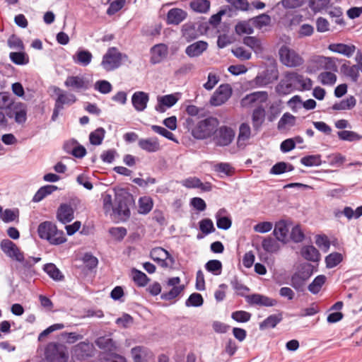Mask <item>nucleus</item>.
I'll return each mask as SVG.
<instances>
[{
	"instance_id": "f257e3e1",
	"label": "nucleus",
	"mask_w": 362,
	"mask_h": 362,
	"mask_svg": "<svg viewBox=\"0 0 362 362\" xmlns=\"http://www.w3.org/2000/svg\"><path fill=\"white\" fill-rule=\"evenodd\" d=\"M219 124L218 120L209 117L199 121L195 125L192 118L186 119L187 128L191 131L194 138L197 139H206L214 135Z\"/></svg>"
},
{
	"instance_id": "f03ea898",
	"label": "nucleus",
	"mask_w": 362,
	"mask_h": 362,
	"mask_svg": "<svg viewBox=\"0 0 362 362\" xmlns=\"http://www.w3.org/2000/svg\"><path fill=\"white\" fill-rule=\"evenodd\" d=\"M37 233L40 238L47 240L52 245H57L66 241L64 232L58 230L55 224L50 221L41 223Z\"/></svg>"
},
{
	"instance_id": "7ed1b4c3",
	"label": "nucleus",
	"mask_w": 362,
	"mask_h": 362,
	"mask_svg": "<svg viewBox=\"0 0 362 362\" xmlns=\"http://www.w3.org/2000/svg\"><path fill=\"white\" fill-rule=\"evenodd\" d=\"M127 55L121 53L117 47H110L103 55L101 66L107 71L119 68L123 59H127Z\"/></svg>"
},
{
	"instance_id": "20e7f679",
	"label": "nucleus",
	"mask_w": 362,
	"mask_h": 362,
	"mask_svg": "<svg viewBox=\"0 0 362 362\" xmlns=\"http://www.w3.org/2000/svg\"><path fill=\"white\" fill-rule=\"evenodd\" d=\"M45 356L47 362H67V348L59 343H49L45 348Z\"/></svg>"
},
{
	"instance_id": "39448f33",
	"label": "nucleus",
	"mask_w": 362,
	"mask_h": 362,
	"mask_svg": "<svg viewBox=\"0 0 362 362\" xmlns=\"http://www.w3.org/2000/svg\"><path fill=\"white\" fill-rule=\"evenodd\" d=\"M133 202V198L129 194H116L113 211L117 214L120 220L126 221L130 216L129 206Z\"/></svg>"
},
{
	"instance_id": "423d86ee",
	"label": "nucleus",
	"mask_w": 362,
	"mask_h": 362,
	"mask_svg": "<svg viewBox=\"0 0 362 362\" xmlns=\"http://www.w3.org/2000/svg\"><path fill=\"white\" fill-rule=\"evenodd\" d=\"M279 53L281 62L286 66L296 67L302 65L304 62L303 59L296 51L287 46H282Z\"/></svg>"
},
{
	"instance_id": "0eeeda50",
	"label": "nucleus",
	"mask_w": 362,
	"mask_h": 362,
	"mask_svg": "<svg viewBox=\"0 0 362 362\" xmlns=\"http://www.w3.org/2000/svg\"><path fill=\"white\" fill-rule=\"evenodd\" d=\"M94 346L87 341H81L71 348L72 358L77 361H85L94 355Z\"/></svg>"
},
{
	"instance_id": "6e6552de",
	"label": "nucleus",
	"mask_w": 362,
	"mask_h": 362,
	"mask_svg": "<svg viewBox=\"0 0 362 362\" xmlns=\"http://www.w3.org/2000/svg\"><path fill=\"white\" fill-rule=\"evenodd\" d=\"M235 136L234 131L228 127L222 126L216 130L213 135V141L216 146H228L233 140Z\"/></svg>"
},
{
	"instance_id": "1a4fd4ad",
	"label": "nucleus",
	"mask_w": 362,
	"mask_h": 362,
	"mask_svg": "<svg viewBox=\"0 0 362 362\" xmlns=\"http://www.w3.org/2000/svg\"><path fill=\"white\" fill-rule=\"evenodd\" d=\"M1 250L10 258L17 262L23 263L24 262V255L18 246L8 239L3 240L0 243Z\"/></svg>"
},
{
	"instance_id": "9d476101",
	"label": "nucleus",
	"mask_w": 362,
	"mask_h": 362,
	"mask_svg": "<svg viewBox=\"0 0 362 362\" xmlns=\"http://www.w3.org/2000/svg\"><path fill=\"white\" fill-rule=\"evenodd\" d=\"M232 89L228 84L221 85L210 99L214 106H219L225 103L231 96Z\"/></svg>"
},
{
	"instance_id": "9b49d317",
	"label": "nucleus",
	"mask_w": 362,
	"mask_h": 362,
	"mask_svg": "<svg viewBox=\"0 0 362 362\" xmlns=\"http://www.w3.org/2000/svg\"><path fill=\"white\" fill-rule=\"evenodd\" d=\"M27 105L25 103H15L6 115L10 118H14L15 122L18 124H24L27 120Z\"/></svg>"
},
{
	"instance_id": "f8f14e48",
	"label": "nucleus",
	"mask_w": 362,
	"mask_h": 362,
	"mask_svg": "<svg viewBox=\"0 0 362 362\" xmlns=\"http://www.w3.org/2000/svg\"><path fill=\"white\" fill-rule=\"evenodd\" d=\"M66 88L74 90H86L91 86L90 82L86 78L81 76H69L64 81Z\"/></svg>"
},
{
	"instance_id": "ddd939ff",
	"label": "nucleus",
	"mask_w": 362,
	"mask_h": 362,
	"mask_svg": "<svg viewBox=\"0 0 362 362\" xmlns=\"http://www.w3.org/2000/svg\"><path fill=\"white\" fill-rule=\"evenodd\" d=\"M150 256L151 259L156 262L161 267L167 268L169 265L168 260L171 264L174 263V259L171 255L162 247H156L151 251Z\"/></svg>"
},
{
	"instance_id": "4468645a",
	"label": "nucleus",
	"mask_w": 362,
	"mask_h": 362,
	"mask_svg": "<svg viewBox=\"0 0 362 362\" xmlns=\"http://www.w3.org/2000/svg\"><path fill=\"white\" fill-rule=\"evenodd\" d=\"M285 78L295 88L296 85L301 86V90H310L313 86V81L309 78H304L303 76L296 72H288L285 74Z\"/></svg>"
},
{
	"instance_id": "2eb2a0df",
	"label": "nucleus",
	"mask_w": 362,
	"mask_h": 362,
	"mask_svg": "<svg viewBox=\"0 0 362 362\" xmlns=\"http://www.w3.org/2000/svg\"><path fill=\"white\" fill-rule=\"evenodd\" d=\"M54 91L57 95L54 105L62 110L64 105H71L76 101V98L73 93H67L58 87H55Z\"/></svg>"
},
{
	"instance_id": "dca6fc26",
	"label": "nucleus",
	"mask_w": 362,
	"mask_h": 362,
	"mask_svg": "<svg viewBox=\"0 0 362 362\" xmlns=\"http://www.w3.org/2000/svg\"><path fill=\"white\" fill-rule=\"evenodd\" d=\"M131 353L134 362H151L154 355L147 347L136 346L132 349Z\"/></svg>"
},
{
	"instance_id": "f3484780",
	"label": "nucleus",
	"mask_w": 362,
	"mask_h": 362,
	"mask_svg": "<svg viewBox=\"0 0 362 362\" xmlns=\"http://www.w3.org/2000/svg\"><path fill=\"white\" fill-rule=\"evenodd\" d=\"M268 99V94L266 91H257L246 95L240 101L243 107H249L256 102L265 103Z\"/></svg>"
},
{
	"instance_id": "a211bd4d",
	"label": "nucleus",
	"mask_w": 362,
	"mask_h": 362,
	"mask_svg": "<svg viewBox=\"0 0 362 362\" xmlns=\"http://www.w3.org/2000/svg\"><path fill=\"white\" fill-rule=\"evenodd\" d=\"M247 302L251 305H257L260 306L272 307L277 304L276 299L259 293H255L246 296Z\"/></svg>"
},
{
	"instance_id": "6ab92c4d",
	"label": "nucleus",
	"mask_w": 362,
	"mask_h": 362,
	"mask_svg": "<svg viewBox=\"0 0 362 362\" xmlns=\"http://www.w3.org/2000/svg\"><path fill=\"white\" fill-rule=\"evenodd\" d=\"M187 16V13L179 8H173L168 11L166 16L168 25H177L182 23Z\"/></svg>"
},
{
	"instance_id": "aec40b11",
	"label": "nucleus",
	"mask_w": 362,
	"mask_h": 362,
	"mask_svg": "<svg viewBox=\"0 0 362 362\" xmlns=\"http://www.w3.org/2000/svg\"><path fill=\"white\" fill-rule=\"evenodd\" d=\"M148 100V94L144 91H136L132 96V105L138 112H142L146 108Z\"/></svg>"
},
{
	"instance_id": "412c9836",
	"label": "nucleus",
	"mask_w": 362,
	"mask_h": 362,
	"mask_svg": "<svg viewBox=\"0 0 362 362\" xmlns=\"http://www.w3.org/2000/svg\"><path fill=\"white\" fill-rule=\"evenodd\" d=\"M208 48V43L203 40L197 41L185 49V54L191 58L199 57Z\"/></svg>"
},
{
	"instance_id": "4be33fe9",
	"label": "nucleus",
	"mask_w": 362,
	"mask_h": 362,
	"mask_svg": "<svg viewBox=\"0 0 362 362\" xmlns=\"http://www.w3.org/2000/svg\"><path fill=\"white\" fill-rule=\"evenodd\" d=\"M168 47L165 44H158L151 49V62L153 64L161 62L168 55Z\"/></svg>"
},
{
	"instance_id": "5701e85b",
	"label": "nucleus",
	"mask_w": 362,
	"mask_h": 362,
	"mask_svg": "<svg viewBox=\"0 0 362 362\" xmlns=\"http://www.w3.org/2000/svg\"><path fill=\"white\" fill-rule=\"evenodd\" d=\"M138 145L142 150L148 153H154L160 149L158 139L156 137L141 139L139 140Z\"/></svg>"
},
{
	"instance_id": "b1692460",
	"label": "nucleus",
	"mask_w": 362,
	"mask_h": 362,
	"mask_svg": "<svg viewBox=\"0 0 362 362\" xmlns=\"http://www.w3.org/2000/svg\"><path fill=\"white\" fill-rule=\"evenodd\" d=\"M57 219L63 223H66L74 219V210L72 207L67 204H62L57 209Z\"/></svg>"
},
{
	"instance_id": "393cba45",
	"label": "nucleus",
	"mask_w": 362,
	"mask_h": 362,
	"mask_svg": "<svg viewBox=\"0 0 362 362\" xmlns=\"http://www.w3.org/2000/svg\"><path fill=\"white\" fill-rule=\"evenodd\" d=\"M178 100L175 95L170 94L159 97L158 98V105L156 106V110L160 112H164L165 111V107H171Z\"/></svg>"
},
{
	"instance_id": "a878e982",
	"label": "nucleus",
	"mask_w": 362,
	"mask_h": 362,
	"mask_svg": "<svg viewBox=\"0 0 362 362\" xmlns=\"http://www.w3.org/2000/svg\"><path fill=\"white\" fill-rule=\"evenodd\" d=\"M93 54L88 50L78 49L73 56V61L81 66H86L92 61Z\"/></svg>"
},
{
	"instance_id": "bb28decb",
	"label": "nucleus",
	"mask_w": 362,
	"mask_h": 362,
	"mask_svg": "<svg viewBox=\"0 0 362 362\" xmlns=\"http://www.w3.org/2000/svg\"><path fill=\"white\" fill-rule=\"evenodd\" d=\"M265 118V110L260 105L255 108L252 115V126L255 130H259Z\"/></svg>"
},
{
	"instance_id": "cd10ccee",
	"label": "nucleus",
	"mask_w": 362,
	"mask_h": 362,
	"mask_svg": "<svg viewBox=\"0 0 362 362\" xmlns=\"http://www.w3.org/2000/svg\"><path fill=\"white\" fill-rule=\"evenodd\" d=\"M288 233V228L284 221H280L275 224L273 231L276 240L285 243Z\"/></svg>"
},
{
	"instance_id": "c85d7f7f",
	"label": "nucleus",
	"mask_w": 362,
	"mask_h": 362,
	"mask_svg": "<svg viewBox=\"0 0 362 362\" xmlns=\"http://www.w3.org/2000/svg\"><path fill=\"white\" fill-rule=\"evenodd\" d=\"M182 36L187 42H189L198 37L199 34L195 25L192 23H187L182 27Z\"/></svg>"
},
{
	"instance_id": "c756f323",
	"label": "nucleus",
	"mask_w": 362,
	"mask_h": 362,
	"mask_svg": "<svg viewBox=\"0 0 362 362\" xmlns=\"http://www.w3.org/2000/svg\"><path fill=\"white\" fill-rule=\"evenodd\" d=\"M300 254L306 260L310 262H318L320 260V252L313 245H306L303 247L300 250Z\"/></svg>"
},
{
	"instance_id": "7c9ffc66",
	"label": "nucleus",
	"mask_w": 362,
	"mask_h": 362,
	"mask_svg": "<svg viewBox=\"0 0 362 362\" xmlns=\"http://www.w3.org/2000/svg\"><path fill=\"white\" fill-rule=\"evenodd\" d=\"M283 316L281 313L274 314L268 316L259 324V329L264 330L269 328H274L281 320Z\"/></svg>"
},
{
	"instance_id": "2f4dec72",
	"label": "nucleus",
	"mask_w": 362,
	"mask_h": 362,
	"mask_svg": "<svg viewBox=\"0 0 362 362\" xmlns=\"http://www.w3.org/2000/svg\"><path fill=\"white\" fill-rule=\"evenodd\" d=\"M57 189L58 187L55 185H47L41 187L35 194L33 198V202H39L42 201L44 198H45L47 196L51 194Z\"/></svg>"
},
{
	"instance_id": "473e14b6",
	"label": "nucleus",
	"mask_w": 362,
	"mask_h": 362,
	"mask_svg": "<svg viewBox=\"0 0 362 362\" xmlns=\"http://www.w3.org/2000/svg\"><path fill=\"white\" fill-rule=\"evenodd\" d=\"M329 49L334 52L342 54L346 57H351L354 54L356 47L354 45L339 43L330 45Z\"/></svg>"
},
{
	"instance_id": "72a5a7b5",
	"label": "nucleus",
	"mask_w": 362,
	"mask_h": 362,
	"mask_svg": "<svg viewBox=\"0 0 362 362\" xmlns=\"http://www.w3.org/2000/svg\"><path fill=\"white\" fill-rule=\"evenodd\" d=\"M132 278L135 284L139 287L146 286L150 281V279L145 273L135 268L132 269Z\"/></svg>"
},
{
	"instance_id": "f704fd0d",
	"label": "nucleus",
	"mask_w": 362,
	"mask_h": 362,
	"mask_svg": "<svg viewBox=\"0 0 362 362\" xmlns=\"http://www.w3.org/2000/svg\"><path fill=\"white\" fill-rule=\"evenodd\" d=\"M139 213L141 214H148L153 207V201L151 197L144 196L139 199Z\"/></svg>"
},
{
	"instance_id": "c9c22d12",
	"label": "nucleus",
	"mask_w": 362,
	"mask_h": 362,
	"mask_svg": "<svg viewBox=\"0 0 362 362\" xmlns=\"http://www.w3.org/2000/svg\"><path fill=\"white\" fill-rule=\"evenodd\" d=\"M356 98L351 95L346 99L341 100L340 102L335 103L332 108L334 110H351L356 105Z\"/></svg>"
},
{
	"instance_id": "e433bc0d",
	"label": "nucleus",
	"mask_w": 362,
	"mask_h": 362,
	"mask_svg": "<svg viewBox=\"0 0 362 362\" xmlns=\"http://www.w3.org/2000/svg\"><path fill=\"white\" fill-rule=\"evenodd\" d=\"M296 124V117L289 112H286L279 119L277 127L279 130L286 129L293 127Z\"/></svg>"
},
{
	"instance_id": "4c0bfd02",
	"label": "nucleus",
	"mask_w": 362,
	"mask_h": 362,
	"mask_svg": "<svg viewBox=\"0 0 362 362\" xmlns=\"http://www.w3.org/2000/svg\"><path fill=\"white\" fill-rule=\"evenodd\" d=\"M330 0H309L308 6L314 13H321L329 8Z\"/></svg>"
},
{
	"instance_id": "58836bf2",
	"label": "nucleus",
	"mask_w": 362,
	"mask_h": 362,
	"mask_svg": "<svg viewBox=\"0 0 362 362\" xmlns=\"http://www.w3.org/2000/svg\"><path fill=\"white\" fill-rule=\"evenodd\" d=\"M341 71L347 76L351 78L352 81L356 82L359 77L358 67L356 65L350 66L349 62L344 63L341 66Z\"/></svg>"
},
{
	"instance_id": "ea45409f",
	"label": "nucleus",
	"mask_w": 362,
	"mask_h": 362,
	"mask_svg": "<svg viewBox=\"0 0 362 362\" xmlns=\"http://www.w3.org/2000/svg\"><path fill=\"white\" fill-rule=\"evenodd\" d=\"M243 43L250 47L256 53H260L263 50L261 41L256 37H245L243 39Z\"/></svg>"
},
{
	"instance_id": "a19ab883",
	"label": "nucleus",
	"mask_w": 362,
	"mask_h": 362,
	"mask_svg": "<svg viewBox=\"0 0 362 362\" xmlns=\"http://www.w3.org/2000/svg\"><path fill=\"white\" fill-rule=\"evenodd\" d=\"M262 247L266 252L269 253H274L279 250V245L277 241L269 236L262 240Z\"/></svg>"
},
{
	"instance_id": "79ce46f5",
	"label": "nucleus",
	"mask_w": 362,
	"mask_h": 362,
	"mask_svg": "<svg viewBox=\"0 0 362 362\" xmlns=\"http://www.w3.org/2000/svg\"><path fill=\"white\" fill-rule=\"evenodd\" d=\"M294 167L285 162H279L273 165L270 170V173L273 175H281L286 172H291L293 170Z\"/></svg>"
},
{
	"instance_id": "37998d69",
	"label": "nucleus",
	"mask_w": 362,
	"mask_h": 362,
	"mask_svg": "<svg viewBox=\"0 0 362 362\" xmlns=\"http://www.w3.org/2000/svg\"><path fill=\"white\" fill-rule=\"evenodd\" d=\"M294 87L284 77L276 87V91L279 95H286L291 93Z\"/></svg>"
},
{
	"instance_id": "c03bdc74",
	"label": "nucleus",
	"mask_w": 362,
	"mask_h": 362,
	"mask_svg": "<svg viewBox=\"0 0 362 362\" xmlns=\"http://www.w3.org/2000/svg\"><path fill=\"white\" fill-rule=\"evenodd\" d=\"M326 277L324 275L316 276L312 283L308 286V290L310 293L316 294L319 293L322 286L325 283Z\"/></svg>"
},
{
	"instance_id": "a18cd8bd",
	"label": "nucleus",
	"mask_w": 362,
	"mask_h": 362,
	"mask_svg": "<svg viewBox=\"0 0 362 362\" xmlns=\"http://www.w3.org/2000/svg\"><path fill=\"white\" fill-rule=\"evenodd\" d=\"M45 272L53 279L60 281L64 278L59 269L52 263H49L44 267Z\"/></svg>"
},
{
	"instance_id": "49530a36",
	"label": "nucleus",
	"mask_w": 362,
	"mask_h": 362,
	"mask_svg": "<svg viewBox=\"0 0 362 362\" xmlns=\"http://www.w3.org/2000/svg\"><path fill=\"white\" fill-rule=\"evenodd\" d=\"M105 131L102 127H99L94 132H92L89 135V140L90 144L95 146L101 144L105 137Z\"/></svg>"
},
{
	"instance_id": "de8ad7c7",
	"label": "nucleus",
	"mask_w": 362,
	"mask_h": 362,
	"mask_svg": "<svg viewBox=\"0 0 362 362\" xmlns=\"http://www.w3.org/2000/svg\"><path fill=\"white\" fill-rule=\"evenodd\" d=\"M205 269L214 275H220L222 272V263L218 259H211L206 263Z\"/></svg>"
},
{
	"instance_id": "09e8293b",
	"label": "nucleus",
	"mask_w": 362,
	"mask_h": 362,
	"mask_svg": "<svg viewBox=\"0 0 362 362\" xmlns=\"http://www.w3.org/2000/svg\"><path fill=\"white\" fill-rule=\"evenodd\" d=\"M338 137L342 141H359L362 139V136L355 132L343 130L338 132Z\"/></svg>"
},
{
	"instance_id": "8fccbe9b",
	"label": "nucleus",
	"mask_w": 362,
	"mask_h": 362,
	"mask_svg": "<svg viewBox=\"0 0 362 362\" xmlns=\"http://www.w3.org/2000/svg\"><path fill=\"white\" fill-rule=\"evenodd\" d=\"M13 100L11 94L8 92H0V109L1 110H10L13 106Z\"/></svg>"
},
{
	"instance_id": "3c124183",
	"label": "nucleus",
	"mask_w": 362,
	"mask_h": 362,
	"mask_svg": "<svg viewBox=\"0 0 362 362\" xmlns=\"http://www.w3.org/2000/svg\"><path fill=\"white\" fill-rule=\"evenodd\" d=\"M251 135V129L248 124L242 123L239 127V134L238 136V144H241L242 141H245L250 139Z\"/></svg>"
},
{
	"instance_id": "603ef678",
	"label": "nucleus",
	"mask_w": 362,
	"mask_h": 362,
	"mask_svg": "<svg viewBox=\"0 0 362 362\" xmlns=\"http://www.w3.org/2000/svg\"><path fill=\"white\" fill-rule=\"evenodd\" d=\"M214 170L226 176H230L234 173V168L228 163H217L214 165Z\"/></svg>"
},
{
	"instance_id": "864d4df0",
	"label": "nucleus",
	"mask_w": 362,
	"mask_h": 362,
	"mask_svg": "<svg viewBox=\"0 0 362 362\" xmlns=\"http://www.w3.org/2000/svg\"><path fill=\"white\" fill-rule=\"evenodd\" d=\"M300 163L305 166H318L321 165L320 155H310L303 157Z\"/></svg>"
},
{
	"instance_id": "5fc2aeb1",
	"label": "nucleus",
	"mask_w": 362,
	"mask_h": 362,
	"mask_svg": "<svg viewBox=\"0 0 362 362\" xmlns=\"http://www.w3.org/2000/svg\"><path fill=\"white\" fill-rule=\"evenodd\" d=\"M191 7L197 12L206 13L210 8V1L209 0H197L191 3Z\"/></svg>"
},
{
	"instance_id": "6e6d98bb",
	"label": "nucleus",
	"mask_w": 362,
	"mask_h": 362,
	"mask_svg": "<svg viewBox=\"0 0 362 362\" xmlns=\"http://www.w3.org/2000/svg\"><path fill=\"white\" fill-rule=\"evenodd\" d=\"M342 255L339 252H333L327 255L325 258L326 266L327 268H333L337 266L342 261Z\"/></svg>"
},
{
	"instance_id": "4d7b16f0",
	"label": "nucleus",
	"mask_w": 362,
	"mask_h": 362,
	"mask_svg": "<svg viewBox=\"0 0 362 362\" xmlns=\"http://www.w3.org/2000/svg\"><path fill=\"white\" fill-rule=\"evenodd\" d=\"M204 303L202 296L198 293H193L185 301L187 307H199Z\"/></svg>"
},
{
	"instance_id": "13d9d810",
	"label": "nucleus",
	"mask_w": 362,
	"mask_h": 362,
	"mask_svg": "<svg viewBox=\"0 0 362 362\" xmlns=\"http://www.w3.org/2000/svg\"><path fill=\"white\" fill-rule=\"evenodd\" d=\"M9 57L11 62L17 65H24L29 62L28 57L25 53L22 52H11Z\"/></svg>"
},
{
	"instance_id": "bf43d9fd",
	"label": "nucleus",
	"mask_w": 362,
	"mask_h": 362,
	"mask_svg": "<svg viewBox=\"0 0 362 362\" xmlns=\"http://www.w3.org/2000/svg\"><path fill=\"white\" fill-rule=\"evenodd\" d=\"M305 284V279L302 278L298 274L294 273L291 278V286L297 291H303Z\"/></svg>"
},
{
	"instance_id": "052dcab7",
	"label": "nucleus",
	"mask_w": 362,
	"mask_h": 362,
	"mask_svg": "<svg viewBox=\"0 0 362 362\" xmlns=\"http://www.w3.org/2000/svg\"><path fill=\"white\" fill-rule=\"evenodd\" d=\"M184 288L185 286L183 285L174 286L170 291L162 293L160 298L165 300H171L178 296L184 290Z\"/></svg>"
},
{
	"instance_id": "680f3d73",
	"label": "nucleus",
	"mask_w": 362,
	"mask_h": 362,
	"mask_svg": "<svg viewBox=\"0 0 362 362\" xmlns=\"http://www.w3.org/2000/svg\"><path fill=\"white\" fill-rule=\"evenodd\" d=\"M253 23L256 28H262L264 26L269 25L271 23V18L266 13L260 14L253 18Z\"/></svg>"
},
{
	"instance_id": "e2e57ef3",
	"label": "nucleus",
	"mask_w": 362,
	"mask_h": 362,
	"mask_svg": "<svg viewBox=\"0 0 362 362\" xmlns=\"http://www.w3.org/2000/svg\"><path fill=\"white\" fill-rule=\"evenodd\" d=\"M230 285L233 289L236 291L237 293L242 296H244L245 293L250 290L249 288L243 284L236 276L230 281Z\"/></svg>"
},
{
	"instance_id": "0e129e2a",
	"label": "nucleus",
	"mask_w": 362,
	"mask_h": 362,
	"mask_svg": "<svg viewBox=\"0 0 362 362\" xmlns=\"http://www.w3.org/2000/svg\"><path fill=\"white\" fill-rule=\"evenodd\" d=\"M319 79L323 85H333L337 81V76L330 71L322 72L319 75Z\"/></svg>"
},
{
	"instance_id": "69168bd1",
	"label": "nucleus",
	"mask_w": 362,
	"mask_h": 362,
	"mask_svg": "<svg viewBox=\"0 0 362 362\" xmlns=\"http://www.w3.org/2000/svg\"><path fill=\"white\" fill-rule=\"evenodd\" d=\"M94 88L103 94L109 93L112 89L111 83L105 80L96 81Z\"/></svg>"
},
{
	"instance_id": "338daca9",
	"label": "nucleus",
	"mask_w": 362,
	"mask_h": 362,
	"mask_svg": "<svg viewBox=\"0 0 362 362\" xmlns=\"http://www.w3.org/2000/svg\"><path fill=\"white\" fill-rule=\"evenodd\" d=\"M231 317L238 322H247L251 318V314L244 310H238L232 313Z\"/></svg>"
},
{
	"instance_id": "774afa93",
	"label": "nucleus",
	"mask_w": 362,
	"mask_h": 362,
	"mask_svg": "<svg viewBox=\"0 0 362 362\" xmlns=\"http://www.w3.org/2000/svg\"><path fill=\"white\" fill-rule=\"evenodd\" d=\"M199 228L201 231L207 235L215 230L214 223L209 218H204L199 221Z\"/></svg>"
}]
</instances>
